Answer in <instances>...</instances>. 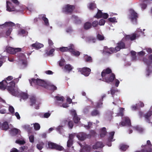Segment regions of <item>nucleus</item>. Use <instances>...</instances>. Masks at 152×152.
<instances>
[{"mask_svg": "<svg viewBox=\"0 0 152 152\" xmlns=\"http://www.w3.org/2000/svg\"><path fill=\"white\" fill-rule=\"evenodd\" d=\"M12 30V28H10L6 32V34L7 36H9Z\"/></svg>", "mask_w": 152, "mask_h": 152, "instance_id": "54", "label": "nucleus"}, {"mask_svg": "<svg viewBox=\"0 0 152 152\" xmlns=\"http://www.w3.org/2000/svg\"><path fill=\"white\" fill-rule=\"evenodd\" d=\"M129 146L125 145H121L120 146V149L121 150L125 151L129 148Z\"/></svg>", "mask_w": 152, "mask_h": 152, "instance_id": "36", "label": "nucleus"}, {"mask_svg": "<svg viewBox=\"0 0 152 152\" xmlns=\"http://www.w3.org/2000/svg\"><path fill=\"white\" fill-rule=\"evenodd\" d=\"M64 68L66 71L69 72L72 70L73 69V67H72L70 64H66Z\"/></svg>", "mask_w": 152, "mask_h": 152, "instance_id": "32", "label": "nucleus"}, {"mask_svg": "<svg viewBox=\"0 0 152 152\" xmlns=\"http://www.w3.org/2000/svg\"><path fill=\"white\" fill-rule=\"evenodd\" d=\"M96 41V39L95 38L93 37H89L87 38V42L88 43H91L92 42L95 43Z\"/></svg>", "mask_w": 152, "mask_h": 152, "instance_id": "31", "label": "nucleus"}, {"mask_svg": "<svg viewBox=\"0 0 152 152\" xmlns=\"http://www.w3.org/2000/svg\"><path fill=\"white\" fill-rule=\"evenodd\" d=\"M136 37V34L135 33L131 35H126L125 36V39L126 40H131L133 41L135 39Z\"/></svg>", "mask_w": 152, "mask_h": 152, "instance_id": "16", "label": "nucleus"}, {"mask_svg": "<svg viewBox=\"0 0 152 152\" xmlns=\"http://www.w3.org/2000/svg\"><path fill=\"white\" fill-rule=\"evenodd\" d=\"M90 10H93L96 7V4L93 3H90L88 6Z\"/></svg>", "mask_w": 152, "mask_h": 152, "instance_id": "38", "label": "nucleus"}, {"mask_svg": "<svg viewBox=\"0 0 152 152\" xmlns=\"http://www.w3.org/2000/svg\"><path fill=\"white\" fill-rule=\"evenodd\" d=\"M55 51V49L54 48H52L49 52L48 53H46L47 55L48 56H50L53 54V53Z\"/></svg>", "mask_w": 152, "mask_h": 152, "instance_id": "55", "label": "nucleus"}, {"mask_svg": "<svg viewBox=\"0 0 152 152\" xmlns=\"http://www.w3.org/2000/svg\"><path fill=\"white\" fill-rule=\"evenodd\" d=\"M130 15L129 18L134 24L137 23V18H138V15L134 10L131 9L130 10Z\"/></svg>", "mask_w": 152, "mask_h": 152, "instance_id": "4", "label": "nucleus"}, {"mask_svg": "<svg viewBox=\"0 0 152 152\" xmlns=\"http://www.w3.org/2000/svg\"><path fill=\"white\" fill-rule=\"evenodd\" d=\"M73 144V140H69L67 142V146L68 147L70 148L72 145Z\"/></svg>", "mask_w": 152, "mask_h": 152, "instance_id": "46", "label": "nucleus"}, {"mask_svg": "<svg viewBox=\"0 0 152 152\" xmlns=\"http://www.w3.org/2000/svg\"><path fill=\"white\" fill-rule=\"evenodd\" d=\"M61 107L64 108H67L69 107V105L67 103H64L62 104Z\"/></svg>", "mask_w": 152, "mask_h": 152, "instance_id": "64", "label": "nucleus"}, {"mask_svg": "<svg viewBox=\"0 0 152 152\" xmlns=\"http://www.w3.org/2000/svg\"><path fill=\"white\" fill-rule=\"evenodd\" d=\"M78 72L86 76H88L90 73L91 69L89 68L83 67L77 69Z\"/></svg>", "mask_w": 152, "mask_h": 152, "instance_id": "7", "label": "nucleus"}, {"mask_svg": "<svg viewBox=\"0 0 152 152\" xmlns=\"http://www.w3.org/2000/svg\"><path fill=\"white\" fill-rule=\"evenodd\" d=\"M55 98L56 100L61 101L62 102L64 101V97L63 96H55Z\"/></svg>", "mask_w": 152, "mask_h": 152, "instance_id": "42", "label": "nucleus"}, {"mask_svg": "<svg viewBox=\"0 0 152 152\" xmlns=\"http://www.w3.org/2000/svg\"><path fill=\"white\" fill-rule=\"evenodd\" d=\"M48 148L51 149H54L59 151H62L64 149L62 146L51 142H48Z\"/></svg>", "mask_w": 152, "mask_h": 152, "instance_id": "6", "label": "nucleus"}, {"mask_svg": "<svg viewBox=\"0 0 152 152\" xmlns=\"http://www.w3.org/2000/svg\"><path fill=\"white\" fill-rule=\"evenodd\" d=\"M64 122L65 124L68 123V127L70 129H72L73 127L74 126L73 122L68 118L66 120H64Z\"/></svg>", "mask_w": 152, "mask_h": 152, "instance_id": "23", "label": "nucleus"}, {"mask_svg": "<svg viewBox=\"0 0 152 152\" xmlns=\"http://www.w3.org/2000/svg\"><path fill=\"white\" fill-rule=\"evenodd\" d=\"M72 44H71L67 47H62L59 48V50L61 52H70V49L72 48Z\"/></svg>", "mask_w": 152, "mask_h": 152, "instance_id": "17", "label": "nucleus"}, {"mask_svg": "<svg viewBox=\"0 0 152 152\" xmlns=\"http://www.w3.org/2000/svg\"><path fill=\"white\" fill-rule=\"evenodd\" d=\"M123 39H122L117 44V46L115 48V50L116 53L120 51L121 49L125 48V45L123 42Z\"/></svg>", "mask_w": 152, "mask_h": 152, "instance_id": "8", "label": "nucleus"}, {"mask_svg": "<svg viewBox=\"0 0 152 152\" xmlns=\"http://www.w3.org/2000/svg\"><path fill=\"white\" fill-rule=\"evenodd\" d=\"M15 142L18 144L20 145H23L26 142L24 140H18L16 141Z\"/></svg>", "mask_w": 152, "mask_h": 152, "instance_id": "48", "label": "nucleus"}, {"mask_svg": "<svg viewBox=\"0 0 152 152\" xmlns=\"http://www.w3.org/2000/svg\"><path fill=\"white\" fill-rule=\"evenodd\" d=\"M132 109L133 110H135L138 109L137 105V104H136L135 105H132Z\"/></svg>", "mask_w": 152, "mask_h": 152, "instance_id": "63", "label": "nucleus"}, {"mask_svg": "<svg viewBox=\"0 0 152 152\" xmlns=\"http://www.w3.org/2000/svg\"><path fill=\"white\" fill-rule=\"evenodd\" d=\"M65 61L64 59H61L59 61V65L61 66L62 67L64 66V63Z\"/></svg>", "mask_w": 152, "mask_h": 152, "instance_id": "47", "label": "nucleus"}, {"mask_svg": "<svg viewBox=\"0 0 152 152\" xmlns=\"http://www.w3.org/2000/svg\"><path fill=\"white\" fill-rule=\"evenodd\" d=\"M19 131L20 130L18 129L14 128L11 129V132L13 135H15L18 133Z\"/></svg>", "mask_w": 152, "mask_h": 152, "instance_id": "37", "label": "nucleus"}, {"mask_svg": "<svg viewBox=\"0 0 152 152\" xmlns=\"http://www.w3.org/2000/svg\"><path fill=\"white\" fill-rule=\"evenodd\" d=\"M99 24L100 26L103 25L104 24L105 21L103 19H101L99 21Z\"/></svg>", "mask_w": 152, "mask_h": 152, "instance_id": "52", "label": "nucleus"}, {"mask_svg": "<svg viewBox=\"0 0 152 152\" xmlns=\"http://www.w3.org/2000/svg\"><path fill=\"white\" fill-rule=\"evenodd\" d=\"M115 133V132L114 131H113L109 133V137L108 138V140L109 141L111 142L113 141Z\"/></svg>", "mask_w": 152, "mask_h": 152, "instance_id": "34", "label": "nucleus"}, {"mask_svg": "<svg viewBox=\"0 0 152 152\" xmlns=\"http://www.w3.org/2000/svg\"><path fill=\"white\" fill-rule=\"evenodd\" d=\"M34 129L36 130H39L40 128V126L39 124L38 123H35L34 124Z\"/></svg>", "mask_w": 152, "mask_h": 152, "instance_id": "41", "label": "nucleus"}, {"mask_svg": "<svg viewBox=\"0 0 152 152\" xmlns=\"http://www.w3.org/2000/svg\"><path fill=\"white\" fill-rule=\"evenodd\" d=\"M1 128L3 130H7L9 128L8 122L7 121L4 122L2 124Z\"/></svg>", "mask_w": 152, "mask_h": 152, "instance_id": "27", "label": "nucleus"}, {"mask_svg": "<svg viewBox=\"0 0 152 152\" xmlns=\"http://www.w3.org/2000/svg\"><path fill=\"white\" fill-rule=\"evenodd\" d=\"M99 24V22L97 20H95L92 22L91 24L92 26L93 27H95L97 26Z\"/></svg>", "mask_w": 152, "mask_h": 152, "instance_id": "49", "label": "nucleus"}, {"mask_svg": "<svg viewBox=\"0 0 152 152\" xmlns=\"http://www.w3.org/2000/svg\"><path fill=\"white\" fill-rule=\"evenodd\" d=\"M112 72V70L109 68L104 69L101 73L102 78L99 80L108 83L112 82L115 78V75Z\"/></svg>", "mask_w": 152, "mask_h": 152, "instance_id": "1", "label": "nucleus"}, {"mask_svg": "<svg viewBox=\"0 0 152 152\" xmlns=\"http://www.w3.org/2000/svg\"><path fill=\"white\" fill-rule=\"evenodd\" d=\"M27 65V61L25 60L22 61V63L21 64V66L22 67L24 68L26 67Z\"/></svg>", "mask_w": 152, "mask_h": 152, "instance_id": "57", "label": "nucleus"}, {"mask_svg": "<svg viewBox=\"0 0 152 152\" xmlns=\"http://www.w3.org/2000/svg\"><path fill=\"white\" fill-rule=\"evenodd\" d=\"M92 125V123L91 122H88V124L87 125H85V127L87 129H89L91 126Z\"/></svg>", "mask_w": 152, "mask_h": 152, "instance_id": "59", "label": "nucleus"}, {"mask_svg": "<svg viewBox=\"0 0 152 152\" xmlns=\"http://www.w3.org/2000/svg\"><path fill=\"white\" fill-rule=\"evenodd\" d=\"M144 63L147 65V67L146 69L147 73L146 74L147 76H149L150 73L152 72V54H150L148 56V59L145 58H144L142 59Z\"/></svg>", "mask_w": 152, "mask_h": 152, "instance_id": "2", "label": "nucleus"}, {"mask_svg": "<svg viewBox=\"0 0 152 152\" xmlns=\"http://www.w3.org/2000/svg\"><path fill=\"white\" fill-rule=\"evenodd\" d=\"M96 38L99 40L102 41L104 39V37L103 35L98 34L96 36Z\"/></svg>", "mask_w": 152, "mask_h": 152, "instance_id": "44", "label": "nucleus"}, {"mask_svg": "<svg viewBox=\"0 0 152 152\" xmlns=\"http://www.w3.org/2000/svg\"><path fill=\"white\" fill-rule=\"evenodd\" d=\"M91 115L93 116L99 115V113L98 110L95 109L91 111Z\"/></svg>", "mask_w": 152, "mask_h": 152, "instance_id": "33", "label": "nucleus"}, {"mask_svg": "<svg viewBox=\"0 0 152 152\" xmlns=\"http://www.w3.org/2000/svg\"><path fill=\"white\" fill-rule=\"evenodd\" d=\"M141 8L143 9H145L147 7V4L145 3H143L141 4Z\"/></svg>", "mask_w": 152, "mask_h": 152, "instance_id": "62", "label": "nucleus"}, {"mask_svg": "<svg viewBox=\"0 0 152 152\" xmlns=\"http://www.w3.org/2000/svg\"><path fill=\"white\" fill-rule=\"evenodd\" d=\"M9 85L7 87H10L13 88L15 87V83L14 81H11L9 83Z\"/></svg>", "mask_w": 152, "mask_h": 152, "instance_id": "51", "label": "nucleus"}, {"mask_svg": "<svg viewBox=\"0 0 152 152\" xmlns=\"http://www.w3.org/2000/svg\"><path fill=\"white\" fill-rule=\"evenodd\" d=\"M31 46L35 48L39 49L43 47L44 45L42 44L39 42H36L35 43L31 45Z\"/></svg>", "mask_w": 152, "mask_h": 152, "instance_id": "25", "label": "nucleus"}, {"mask_svg": "<svg viewBox=\"0 0 152 152\" xmlns=\"http://www.w3.org/2000/svg\"><path fill=\"white\" fill-rule=\"evenodd\" d=\"M7 10L9 12L15 11V8L12 4L9 1H7Z\"/></svg>", "mask_w": 152, "mask_h": 152, "instance_id": "15", "label": "nucleus"}, {"mask_svg": "<svg viewBox=\"0 0 152 152\" xmlns=\"http://www.w3.org/2000/svg\"><path fill=\"white\" fill-rule=\"evenodd\" d=\"M144 147H145V148L142 149L141 150V152H152V149L151 147H149L147 145H142L141 146L142 148Z\"/></svg>", "mask_w": 152, "mask_h": 152, "instance_id": "21", "label": "nucleus"}, {"mask_svg": "<svg viewBox=\"0 0 152 152\" xmlns=\"http://www.w3.org/2000/svg\"><path fill=\"white\" fill-rule=\"evenodd\" d=\"M3 25L8 26H15V24L12 22H6Z\"/></svg>", "mask_w": 152, "mask_h": 152, "instance_id": "39", "label": "nucleus"}, {"mask_svg": "<svg viewBox=\"0 0 152 152\" xmlns=\"http://www.w3.org/2000/svg\"><path fill=\"white\" fill-rule=\"evenodd\" d=\"M104 146L102 142H98L93 146V149H97L98 148H102Z\"/></svg>", "mask_w": 152, "mask_h": 152, "instance_id": "20", "label": "nucleus"}, {"mask_svg": "<svg viewBox=\"0 0 152 152\" xmlns=\"http://www.w3.org/2000/svg\"><path fill=\"white\" fill-rule=\"evenodd\" d=\"M102 102L101 101V100H100L99 101V102H97V103L96 105V108H99L101 107V106L102 104Z\"/></svg>", "mask_w": 152, "mask_h": 152, "instance_id": "53", "label": "nucleus"}, {"mask_svg": "<svg viewBox=\"0 0 152 152\" xmlns=\"http://www.w3.org/2000/svg\"><path fill=\"white\" fill-rule=\"evenodd\" d=\"M6 51L7 53L11 54H14L17 52H20L21 49L20 48H12L11 47H9L7 48Z\"/></svg>", "mask_w": 152, "mask_h": 152, "instance_id": "9", "label": "nucleus"}, {"mask_svg": "<svg viewBox=\"0 0 152 152\" xmlns=\"http://www.w3.org/2000/svg\"><path fill=\"white\" fill-rule=\"evenodd\" d=\"M84 59L85 61L87 62L91 63L93 62V59L91 57L88 56L87 54L84 55Z\"/></svg>", "mask_w": 152, "mask_h": 152, "instance_id": "24", "label": "nucleus"}, {"mask_svg": "<svg viewBox=\"0 0 152 152\" xmlns=\"http://www.w3.org/2000/svg\"><path fill=\"white\" fill-rule=\"evenodd\" d=\"M71 18L74 20L75 23L76 24H80L81 23V20L76 16L73 15L71 17Z\"/></svg>", "mask_w": 152, "mask_h": 152, "instance_id": "22", "label": "nucleus"}, {"mask_svg": "<svg viewBox=\"0 0 152 152\" xmlns=\"http://www.w3.org/2000/svg\"><path fill=\"white\" fill-rule=\"evenodd\" d=\"M8 83L5 80H4L0 82V89L2 90H5L7 88Z\"/></svg>", "mask_w": 152, "mask_h": 152, "instance_id": "18", "label": "nucleus"}, {"mask_svg": "<svg viewBox=\"0 0 152 152\" xmlns=\"http://www.w3.org/2000/svg\"><path fill=\"white\" fill-rule=\"evenodd\" d=\"M29 81L31 85L32 86H33L32 83H33L36 85H39L45 88H48V84L47 82L42 80L33 78L31 80H29Z\"/></svg>", "mask_w": 152, "mask_h": 152, "instance_id": "3", "label": "nucleus"}, {"mask_svg": "<svg viewBox=\"0 0 152 152\" xmlns=\"http://www.w3.org/2000/svg\"><path fill=\"white\" fill-rule=\"evenodd\" d=\"M92 27L91 23L88 22H86L84 24V28L85 29L87 30Z\"/></svg>", "mask_w": 152, "mask_h": 152, "instance_id": "29", "label": "nucleus"}, {"mask_svg": "<svg viewBox=\"0 0 152 152\" xmlns=\"http://www.w3.org/2000/svg\"><path fill=\"white\" fill-rule=\"evenodd\" d=\"M102 16V18L104 19H107L108 18L109 15L107 13H103Z\"/></svg>", "mask_w": 152, "mask_h": 152, "instance_id": "61", "label": "nucleus"}, {"mask_svg": "<svg viewBox=\"0 0 152 152\" xmlns=\"http://www.w3.org/2000/svg\"><path fill=\"white\" fill-rule=\"evenodd\" d=\"M44 145V144L43 142H40L39 144H37L36 146L37 148L39 150H41L43 148Z\"/></svg>", "mask_w": 152, "mask_h": 152, "instance_id": "35", "label": "nucleus"}, {"mask_svg": "<svg viewBox=\"0 0 152 152\" xmlns=\"http://www.w3.org/2000/svg\"><path fill=\"white\" fill-rule=\"evenodd\" d=\"M103 13L101 10L98 9V12L95 15L94 17L95 18H100L102 17Z\"/></svg>", "mask_w": 152, "mask_h": 152, "instance_id": "30", "label": "nucleus"}, {"mask_svg": "<svg viewBox=\"0 0 152 152\" xmlns=\"http://www.w3.org/2000/svg\"><path fill=\"white\" fill-rule=\"evenodd\" d=\"M80 120V118H79L77 116H74L73 118V120L75 123L77 124L79 122V121Z\"/></svg>", "mask_w": 152, "mask_h": 152, "instance_id": "45", "label": "nucleus"}, {"mask_svg": "<svg viewBox=\"0 0 152 152\" xmlns=\"http://www.w3.org/2000/svg\"><path fill=\"white\" fill-rule=\"evenodd\" d=\"M9 92L13 96H16L17 95V92L14 89V88L7 87L6 88Z\"/></svg>", "mask_w": 152, "mask_h": 152, "instance_id": "19", "label": "nucleus"}, {"mask_svg": "<svg viewBox=\"0 0 152 152\" xmlns=\"http://www.w3.org/2000/svg\"><path fill=\"white\" fill-rule=\"evenodd\" d=\"M152 115V111L149 110L143 115L146 121L149 123H151L150 117Z\"/></svg>", "mask_w": 152, "mask_h": 152, "instance_id": "13", "label": "nucleus"}, {"mask_svg": "<svg viewBox=\"0 0 152 152\" xmlns=\"http://www.w3.org/2000/svg\"><path fill=\"white\" fill-rule=\"evenodd\" d=\"M71 48H72L70 49L69 52L71 53L72 55L77 57L79 56L80 54V53L79 51L75 49L74 46L73 44H72Z\"/></svg>", "mask_w": 152, "mask_h": 152, "instance_id": "11", "label": "nucleus"}, {"mask_svg": "<svg viewBox=\"0 0 152 152\" xmlns=\"http://www.w3.org/2000/svg\"><path fill=\"white\" fill-rule=\"evenodd\" d=\"M29 141L30 142L33 143L34 142V137L33 135H31L29 137Z\"/></svg>", "mask_w": 152, "mask_h": 152, "instance_id": "58", "label": "nucleus"}, {"mask_svg": "<svg viewBox=\"0 0 152 152\" xmlns=\"http://www.w3.org/2000/svg\"><path fill=\"white\" fill-rule=\"evenodd\" d=\"M21 97L23 99H26L28 98V95L27 93L22 92L20 94Z\"/></svg>", "mask_w": 152, "mask_h": 152, "instance_id": "43", "label": "nucleus"}, {"mask_svg": "<svg viewBox=\"0 0 152 152\" xmlns=\"http://www.w3.org/2000/svg\"><path fill=\"white\" fill-rule=\"evenodd\" d=\"M39 18L41 20H43L45 23V25L47 26H48L49 25L48 20V19L46 18L45 15L41 14L39 15Z\"/></svg>", "mask_w": 152, "mask_h": 152, "instance_id": "14", "label": "nucleus"}, {"mask_svg": "<svg viewBox=\"0 0 152 152\" xmlns=\"http://www.w3.org/2000/svg\"><path fill=\"white\" fill-rule=\"evenodd\" d=\"M109 21L111 22H116V19L115 17L110 18L108 19Z\"/></svg>", "mask_w": 152, "mask_h": 152, "instance_id": "60", "label": "nucleus"}, {"mask_svg": "<svg viewBox=\"0 0 152 152\" xmlns=\"http://www.w3.org/2000/svg\"><path fill=\"white\" fill-rule=\"evenodd\" d=\"M75 9V6L73 5L67 4L63 8V12L66 13L71 14Z\"/></svg>", "mask_w": 152, "mask_h": 152, "instance_id": "5", "label": "nucleus"}, {"mask_svg": "<svg viewBox=\"0 0 152 152\" xmlns=\"http://www.w3.org/2000/svg\"><path fill=\"white\" fill-rule=\"evenodd\" d=\"M103 51L104 53L111 54L114 53H116L115 48L110 47L108 48L107 46H104V48Z\"/></svg>", "mask_w": 152, "mask_h": 152, "instance_id": "12", "label": "nucleus"}, {"mask_svg": "<svg viewBox=\"0 0 152 152\" xmlns=\"http://www.w3.org/2000/svg\"><path fill=\"white\" fill-rule=\"evenodd\" d=\"M107 132L106 130V129L105 127H103L101 129L100 133V136L101 137H103L107 134Z\"/></svg>", "mask_w": 152, "mask_h": 152, "instance_id": "28", "label": "nucleus"}, {"mask_svg": "<svg viewBox=\"0 0 152 152\" xmlns=\"http://www.w3.org/2000/svg\"><path fill=\"white\" fill-rule=\"evenodd\" d=\"M48 86H49L51 90L53 91L56 90L57 89V87L53 84L48 85Z\"/></svg>", "mask_w": 152, "mask_h": 152, "instance_id": "50", "label": "nucleus"}, {"mask_svg": "<svg viewBox=\"0 0 152 152\" xmlns=\"http://www.w3.org/2000/svg\"><path fill=\"white\" fill-rule=\"evenodd\" d=\"M89 134H87L86 133L83 132L79 133L77 135V137L78 139L81 141H83L86 138L90 137Z\"/></svg>", "mask_w": 152, "mask_h": 152, "instance_id": "10", "label": "nucleus"}, {"mask_svg": "<svg viewBox=\"0 0 152 152\" xmlns=\"http://www.w3.org/2000/svg\"><path fill=\"white\" fill-rule=\"evenodd\" d=\"M124 121L125 122L126 124L129 126L131 125V121L130 119L128 117L125 118Z\"/></svg>", "mask_w": 152, "mask_h": 152, "instance_id": "40", "label": "nucleus"}, {"mask_svg": "<svg viewBox=\"0 0 152 152\" xmlns=\"http://www.w3.org/2000/svg\"><path fill=\"white\" fill-rule=\"evenodd\" d=\"M9 111L12 114L14 113V109L13 107L12 106H10L9 108Z\"/></svg>", "mask_w": 152, "mask_h": 152, "instance_id": "56", "label": "nucleus"}, {"mask_svg": "<svg viewBox=\"0 0 152 152\" xmlns=\"http://www.w3.org/2000/svg\"><path fill=\"white\" fill-rule=\"evenodd\" d=\"M31 104L30 106H33L35 104L36 101V97L34 96H31L29 98Z\"/></svg>", "mask_w": 152, "mask_h": 152, "instance_id": "26", "label": "nucleus"}]
</instances>
